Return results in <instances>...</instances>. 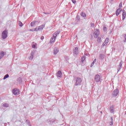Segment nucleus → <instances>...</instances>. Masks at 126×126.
<instances>
[{
  "mask_svg": "<svg viewBox=\"0 0 126 126\" xmlns=\"http://www.w3.org/2000/svg\"><path fill=\"white\" fill-rule=\"evenodd\" d=\"M100 34V30L99 29L94 30L93 35L94 38H98L99 35Z\"/></svg>",
  "mask_w": 126,
  "mask_h": 126,
  "instance_id": "nucleus-1",
  "label": "nucleus"
},
{
  "mask_svg": "<svg viewBox=\"0 0 126 126\" xmlns=\"http://www.w3.org/2000/svg\"><path fill=\"white\" fill-rule=\"evenodd\" d=\"M7 34H8L7 30H5L4 31H3L1 33V36L2 39H6V38H7Z\"/></svg>",
  "mask_w": 126,
  "mask_h": 126,
  "instance_id": "nucleus-2",
  "label": "nucleus"
},
{
  "mask_svg": "<svg viewBox=\"0 0 126 126\" xmlns=\"http://www.w3.org/2000/svg\"><path fill=\"white\" fill-rule=\"evenodd\" d=\"M61 33V31L60 30H58L57 32H56L53 35V37H52V39L53 40V39H54V41L55 40H56V39L57 38V36H58V35H59L60 33Z\"/></svg>",
  "mask_w": 126,
  "mask_h": 126,
  "instance_id": "nucleus-3",
  "label": "nucleus"
},
{
  "mask_svg": "<svg viewBox=\"0 0 126 126\" xmlns=\"http://www.w3.org/2000/svg\"><path fill=\"white\" fill-rule=\"evenodd\" d=\"M82 80H81V78L77 77L76 79V83L75 86H77V85H80V83H81Z\"/></svg>",
  "mask_w": 126,
  "mask_h": 126,
  "instance_id": "nucleus-4",
  "label": "nucleus"
},
{
  "mask_svg": "<svg viewBox=\"0 0 126 126\" xmlns=\"http://www.w3.org/2000/svg\"><path fill=\"white\" fill-rule=\"evenodd\" d=\"M119 89H116L113 91L112 93V95L113 97H117V95L119 94Z\"/></svg>",
  "mask_w": 126,
  "mask_h": 126,
  "instance_id": "nucleus-5",
  "label": "nucleus"
},
{
  "mask_svg": "<svg viewBox=\"0 0 126 126\" xmlns=\"http://www.w3.org/2000/svg\"><path fill=\"white\" fill-rule=\"evenodd\" d=\"M12 93L14 95H16V96H17L18 95H19V90L17 89V88H15L13 89Z\"/></svg>",
  "mask_w": 126,
  "mask_h": 126,
  "instance_id": "nucleus-6",
  "label": "nucleus"
},
{
  "mask_svg": "<svg viewBox=\"0 0 126 126\" xmlns=\"http://www.w3.org/2000/svg\"><path fill=\"white\" fill-rule=\"evenodd\" d=\"M94 80L95 82H100V80H101V77L99 75H96L94 77Z\"/></svg>",
  "mask_w": 126,
  "mask_h": 126,
  "instance_id": "nucleus-7",
  "label": "nucleus"
},
{
  "mask_svg": "<svg viewBox=\"0 0 126 126\" xmlns=\"http://www.w3.org/2000/svg\"><path fill=\"white\" fill-rule=\"evenodd\" d=\"M6 55V52L1 51L0 52V60L2 59L3 57H4Z\"/></svg>",
  "mask_w": 126,
  "mask_h": 126,
  "instance_id": "nucleus-8",
  "label": "nucleus"
},
{
  "mask_svg": "<svg viewBox=\"0 0 126 126\" xmlns=\"http://www.w3.org/2000/svg\"><path fill=\"white\" fill-rule=\"evenodd\" d=\"M59 51H60V49H59V48L55 47L53 50L54 55H57V54H58V53H59Z\"/></svg>",
  "mask_w": 126,
  "mask_h": 126,
  "instance_id": "nucleus-9",
  "label": "nucleus"
},
{
  "mask_svg": "<svg viewBox=\"0 0 126 126\" xmlns=\"http://www.w3.org/2000/svg\"><path fill=\"white\" fill-rule=\"evenodd\" d=\"M73 52L75 55H78V47H75V49L73 50Z\"/></svg>",
  "mask_w": 126,
  "mask_h": 126,
  "instance_id": "nucleus-10",
  "label": "nucleus"
},
{
  "mask_svg": "<svg viewBox=\"0 0 126 126\" xmlns=\"http://www.w3.org/2000/svg\"><path fill=\"white\" fill-rule=\"evenodd\" d=\"M122 12V9L121 8H118L116 12V16H119L120 15V13Z\"/></svg>",
  "mask_w": 126,
  "mask_h": 126,
  "instance_id": "nucleus-11",
  "label": "nucleus"
},
{
  "mask_svg": "<svg viewBox=\"0 0 126 126\" xmlns=\"http://www.w3.org/2000/svg\"><path fill=\"white\" fill-rule=\"evenodd\" d=\"M123 65V61H121L119 65H118V68L117 69L118 70V72H119V71L120 70H121V69H122V66Z\"/></svg>",
  "mask_w": 126,
  "mask_h": 126,
  "instance_id": "nucleus-12",
  "label": "nucleus"
},
{
  "mask_svg": "<svg viewBox=\"0 0 126 126\" xmlns=\"http://www.w3.org/2000/svg\"><path fill=\"white\" fill-rule=\"evenodd\" d=\"M126 11L125 10H123V14H122L123 20H125V19H126Z\"/></svg>",
  "mask_w": 126,
  "mask_h": 126,
  "instance_id": "nucleus-13",
  "label": "nucleus"
},
{
  "mask_svg": "<svg viewBox=\"0 0 126 126\" xmlns=\"http://www.w3.org/2000/svg\"><path fill=\"white\" fill-rule=\"evenodd\" d=\"M105 59V55L103 54H100L99 56V60H104Z\"/></svg>",
  "mask_w": 126,
  "mask_h": 126,
  "instance_id": "nucleus-14",
  "label": "nucleus"
},
{
  "mask_svg": "<svg viewBox=\"0 0 126 126\" xmlns=\"http://www.w3.org/2000/svg\"><path fill=\"white\" fill-rule=\"evenodd\" d=\"M115 108V106L114 105H112L110 107V112L111 114H113V113H114V108Z\"/></svg>",
  "mask_w": 126,
  "mask_h": 126,
  "instance_id": "nucleus-15",
  "label": "nucleus"
},
{
  "mask_svg": "<svg viewBox=\"0 0 126 126\" xmlns=\"http://www.w3.org/2000/svg\"><path fill=\"white\" fill-rule=\"evenodd\" d=\"M45 28V25H42L38 27L37 30H39V31H42V29H44Z\"/></svg>",
  "mask_w": 126,
  "mask_h": 126,
  "instance_id": "nucleus-16",
  "label": "nucleus"
},
{
  "mask_svg": "<svg viewBox=\"0 0 126 126\" xmlns=\"http://www.w3.org/2000/svg\"><path fill=\"white\" fill-rule=\"evenodd\" d=\"M62 71L59 70L58 71L57 73V76H58V77H60V78L62 77Z\"/></svg>",
  "mask_w": 126,
  "mask_h": 126,
  "instance_id": "nucleus-17",
  "label": "nucleus"
},
{
  "mask_svg": "<svg viewBox=\"0 0 126 126\" xmlns=\"http://www.w3.org/2000/svg\"><path fill=\"white\" fill-rule=\"evenodd\" d=\"M33 58H34V52L33 51H32L31 53V56L29 57V60H33Z\"/></svg>",
  "mask_w": 126,
  "mask_h": 126,
  "instance_id": "nucleus-18",
  "label": "nucleus"
},
{
  "mask_svg": "<svg viewBox=\"0 0 126 126\" xmlns=\"http://www.w3.org/2000/svg\"><path fill=\"white\" fill-rule=\"evenodd\" d=\"M75 21L76 22H79L80 21V16L77 15L76 17Z\"/></svg>",
  "mask_w": 126,
  "mask_h": 126,
  "instance_id": "nucleus-19",
  "label": "nucleus"
},
{
  "mask_svg": "<svg viewBox=\"0 0 126 126\" xmlns=\"http://www.w3.org/2000/svg\"><path fill=\"white\" fill-rule=\"evenodd\" d=\"M36 21H33L31 23V26L32 27L35 26V25H36Z\"/></svg>",
  "mask_w": 126,
  "mask_h": 126,
  "instance_id": "nucleus-20",
  "label": "nucleus"
},
{
  "mask_svg": "<svg viewBox=\"0 0 126 126\" xmlns=\"http://www.w3.org/2000/svg\"><path fill=\"white\" fill-rule=\"evenodd\" d=\"M17 80L19 83H22V82H23V80H22L21 77L18 78Z\"/></svg>",
  "mask_w": 126,
  "mask_h": 126,
  "instance_id": "nucleus-21",
  "label": "nucleus"
},
{
  "mask_svg": "<svg viewBox=\"0 0 126 126\" xmlns=\"http://www.w3.org/2000/svg\"><path fill=\"white\" fill-rule=\"evenodd\" d=\"M80 14L82 17H86V14L84 12H82Z\"/></svg>",
  "mask_w": 126,
  "mask_h": 126,
  "instance_id": "nucleus-22",
  "label": "nucleus"
},
{
  "mask_svg": "<svg viewBox=\"0 0 126 126\" xmlns=\"http://www.w3.org/2000/svg\"><path fill=\"white\" fill-rule=\"evenodd\" d=\"M2 106L3 107H5V108H8L9 104L8 103H4Z\"/></svg>",
  "mask_w": 126,
  "mask_h": 126,
  "instance_id": "nucleus-23",
  "label": "nucleus"
},
{
  "mask_svg": "<svg viewBox=\"0 0 126 126\" xmlns=\"http://www.w3.org/2000/svg\"><path fill=\"white\" fill-rule=\"evenodd\" d=\"M9 77V75H8V74H7L4 75L3 79L4 80H5V79H6V78H8Z\"/></svg>",
  "mask_w": 126,
  "mask_h": 126,
  "instance_id": "nucleus-24",
  "label": "nucleus"
},
{
  "mask_svg": "<svg viewBox=\"0 0 126 126\" xmlns=\"http://www.w3.org/2000/svg\"><path fill=\"white\" fill-rule=\"evenodd\" d=\"M111 122H110V126H113V122H114V120L113 119V117H111Z\"/></svg>",
  "mask_w": 126,
  "mask_h": 126,
  "instance_id": "nucleus-25",
  "label": "nucleus"
},
{
  "mask_svg": "<svg viewBox=\"0 0 126 126\" xmlns=\"http://www.w3.org/2000/svg\"><path fill=\"white\" fill-rule=\"evenodd\" d=\"M97 38V42H98V43H101V42H102V40H101V37H98Z\"/></svg>",
  "mask_w": 126,
  "mask_h": 126,
  "instance_id": "nucleus-26",
  "label": "nucleus"
},
{
  "mask_svg": "<svg viewBox=\"0 0 126 126\" xmlns=\"http://www.w3.org/2000/svg\"><path fill=\"white\" fill-rule=\"evenodd\" d=\"M103 30L104 32L108 31V28L105 26L103 27Z\"/></svg>",
  "mask_w": 126,
  "mask_h": 126,
  "instance_id": "nucleus-27",
  "label": "nucleus"
},
{
  "mask_svg": "<svg viewBox=\"0 0 126 126\" xmlns=\"http://www.w3.org/2000/svg\"><path fill=\"white\" fill-rule=\"evenodd\" d=\"M104 42H105L106 44H108V43H109V38L106 37L105 39Z\"/></svg>",
  "mask_w": 126,
  "mask_h": 126,
  "instance_id": "nucleus-28",
  "label": "nucleus"
},
{
  "mask_svg": "<svg viewBox=\"0 0 126 126\" xmlns=\"http://www.w3.org/2000/svg\"><path fill=\"white\" fill-rule=\"evenodd\" d=\"M107 45H108V43H106L105 41L103 43L102 45V47H105V46H107Z\"/></svg>",
  "mask_w": 126,
  "mask_h": 126,
  "instance_id": "nucleus-29",
  "label": "nucleus"
},
{
  "mask_svg": "<svg viewBox=\"0 0 126 126\" xmlns=\"http://www.w3.org/2000/svg\"><path fill=\"white\" fill-rule=\"evenodd\" d=\"M85 61V56H83L81 58V62L83 63Z\"/></svg>",
  "mask_w": 126,
  "mask_h": 126,
  "instance_id": "nucleus-30",
  "label": "nucleus"
},
{
  "mask_svg": "<svg viewBox=\"0 0 126 126\" xmlns=\"http://www.w3.org/2000/svg\"><path fill=\"white\" fill-rule=\"evenodd\" d=\"M19 25L20 27H22V26H23V24L22 23V22L19 21Z\"/></svg>",
  "mask_w": 126,
  "mask_h": 126,
  "instance_id": "nucleus-31",
  "label": "nucleus"
},
{
  "mask_svg": "<svg viewBox=\"0 0 126 126\" xmlns=\"http://www.w3.org/2000/svg\"><path fill=\"white\" fill-rule=\"evenodd\" d=\"M26 123H27L28 125H30V121L29 120H27Z\"/></svg>",
  "mask_w": 126,
  "mask_h": 126,
  "instance_id": "nucleus-32",
  "label": "nucleus"
},
{
  "mask_svg": "<svg viewBox=\"0 0 126 126\" xmlns=\"http://www.w3.org/2000/svg\"><path fill=\"white\" fill-rule=\"evenodd\" d=\"M50 123H55V120L54 119H52L50 121Z\"/></svg>",
  "mask_w": 126,
  "mask_h": 126,
  "instance_id": "nucleus-33",
  "label": "nucleus"
},
{
  "mask_svg": "<svg viewBox=\"0 0 126 126\" xmlns=\"http://www.w3.org/2000/svg\"><path fill=\"white\" fill-rule=\"evenodd\" d=\"M95 26V24L91 23V27H94Z\"/></svg>",
  "mask_w": 126,
  "mask_h": 126,
  "instance_id": "nucleus-34",
  "label": "nucleus"
},
{
  "mask_svg": "<svg viewBox=\"0 0 126 126\" xmlns=\"http://www.w3.org/2000/svg\"><path fill=\"white\" fill-rule=\"evenodd\" d=\"M33 31H39V30H38V28H35L34 30Z\"/></svg>",
  "mask_w": 126,
  "mask_h": 126,
  "instance_id": "nucleus-35",
  "label": "nucleus"
},
{
  "mask_svg": "<svg viewBox=\"0 0 126 126\" xmlns=\"http://www.w3.org/2000/svg\"><path fill=\"white\" fill-rule=\"evenodd\" d=\"M32 47L33 49H35V48H36V45L33 44V45H32Z\"/></svg>",
  "mask_w": 126,
  "mask_h": 126,
  "instance_id": "nucleus-36",
  "label": "nucleus"
},
{
  "mask_svg": "<svg viewBox=\"0 0 126 126\" xmlns=\"http://www.w3.org/2000/svg\"><path fill=\"white\" fill-rule=\"evenodd\" d=\"M73 3H76V1L75 0H71Z\"/></svg>",
  "mask_w": 126,
  "mask_h": 126,
  "instance_id": "nucleus-37",
  "label": "nucleus"
},
{
  "mask_svg": "<svg viewBox=\"0 0 126 126\" xmlns=\"http://www.w3.org/2000/svg\"><path fill=\"white\" fill-rule=\"evenodd\" d=\"M93 65H94V63L93 62L91 65V67H92V66H93Z\"/></svg>",
  "mask_w": 126,
  "mask_h": 126,
  "instance_id": "nucleus-38",
  "label": "nucleus"
},
{
  "mask_svg": "<svg viewBox=\"0 0 126 126\" xmlns=\"http://www.w3.org/2000/svg\"><path fill=\"white\" fill-rule=\"evenodd\" d=\"M122 3L121 2L119 4V7H122Z\"/></svg>",
  "mask_w": 126,
  "mask_h": 126,
  "instance_id": "nucleus-39",
  "label": "nucleus"
},
{
  "mask_svg": "<svg viewBox=\"0 0 126 126\" xmlns=\"http://www.w3.org/2000/svg\"><path fill=\"white\" fill-rule=\"evenodd\" d=\"M44 36H42L41 37H40V39L41 40H44Z\"/></svg>",
  "mask_w": 126,
  "mask_h": 126,
  "instance_id": "nucleus-40",
  "label": "nucleus"
},
{
  "mask_svg": "<svg viewBox=\"0 0 126 126\" xmlns=\"http://www.w3.org/2000/svg\"><path fill=\"white\" fill-rule=\"evenodd\" d=\"M124 37L125 39V40H124V42H126V34L125 35Z\"/></svg>",
  "mask_w": 126,
  "mask_h": 126,
  "instance_id": "nucleus-41",
  "label": "nucleus"
},
{
  "mask_svg": "<svg viewBox=\"0 0 126 126\" xmlns=\"http://www.w3.org/2000/svg\"><path fill=\"white\" fill-rule=\"evenodd\" d=\"M93 63H96V59H95L94 60V62H93Z\"/></svg>",
  "mask_w": 126,
  "mask_h": 126,
  "instance_id": "nucleus-42",
  "label": "nucleus"
},
{
  "mask_svg": "<svg viewBox=\"0 0 126 126\" xmlns=\"http://www.w3.org/2000/svg\"><path fill=\"white\" fill-rule=\"evenodd\" d=\"M30 31H32V32H33L34 31V30L33 29H30Z\"/></svg>",
  "mask_w": 126,
  "mask_h": 126,
  "instance_id": "nucleus-43",
  "label": "nucleus"
},
{
  "mask_svg": "<svg viewBox=\"0 0 126 126\" xmlns=\"http://www.w3.org/2000/svg\"><path fill=\"white\" fill-rule=\"evenodd\" d=\"M44 14H49V13L44 12Z\"/></svg>",
  "mask_w": 126,
  "mask_h": 126,
  "instance_id": "nucleus-44",
  "label": "nucleus"
},
{
  "mask_svg": "<svg viewBox=\"0 0 126 126\" xmlns=\"http://www.w3.org/2000/svg\"><path fill=\"white\" fill-rule=\"evenodd\" d=\"M91 38H93V36H91Z\"/></svg>",
  "mask_w": 126,
  "mask_h": 126,
  "instance_id": "nucleus-45",
  "label": "nucleus"
},
{
  "mask_svg": "<svg viewBox=\"0 0 126 126\" xmlns=\"http://www.w3.org/2000/svg\"><path fill=\"white\" fill-rule=\"evenodd\" d=\"M112 1L114 0H111Z\"/></svg>",
  "mask_w": 126,
  "mask_h": 126,
  "instance_id": "nucleus-46",
  "label": "nucleus"
}]
</instances>
